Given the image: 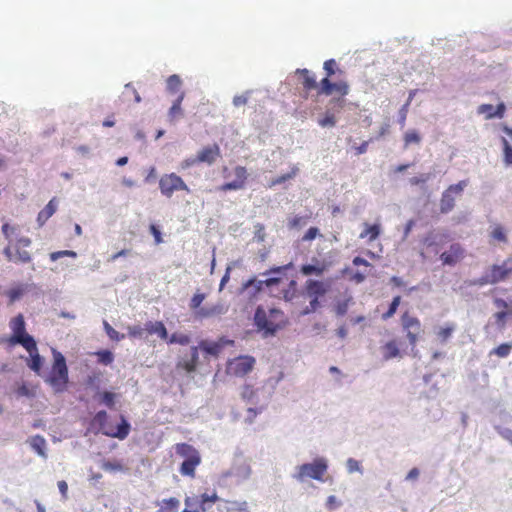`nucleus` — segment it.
Listing matches in <instances>:
<instances>
[{
	"mask_svg": "<svg viewBox=\"0 0 512 512\" xmlns=\"http://www.w3.org/2000/svg\"><path fill=\"white\" fill-rule=\"evenodd\" d=\"M327 469V459L324 457H317L310 463H304L296 466L295 472L291 476L299 483H303L307 479L323 481Z\"/></svg>",
	"mask_w": 512,
	"mask_h": 512,
	"instance_id": "nucleus-1",
	"label": "nucleus"
},
{
	"mask_svg": "<svg viewBox=\"0 0 512 512\" xmlns=\"http://www.w3.org/2000/svg\"><path fill=\"white\" fill-rule=\"evenodd\" d=\"M53 365L49 377L46 379L56 393L66 390L69 381L68 367L65 357L58 351L53 350Z\"/></svg>",
	"mask_w": 512,
	"mask_h": 512,
	"instance_id": "nucleus-2",
	"label": "nucleus"
},
{
	"mask_svg": "<svg viewBox=\"0 0 512 512\" xmlns=\"http://www.w3.org/2000/svg\"><path fill=\"white\" fill-rule=\"evenodd\" d=\"M9 326L12 330V335L8 339V342L11 345H21L25 349L35 348V339L26 332V324L22 314H18L12 318Z\"/></svg>",
	"mask_w": 512,
	"mask_h": 512,
	"instance_id": "nucleus-3",
	"label": "nucleus"
},
{
	"mask_svg": "<svg viewBox=\"0 0 512 512\" xmlns=\"http://www.w3.org/2000/svg\"><path fill=\"white\" fill-rule=\"evenodd\" d=\"M161 193L170 198L175 191L185 190L189 192L188 186L180 176L175 173L165 174L159 180Z\"/></svg>",
	"mask_w": 512,
	"mask_h": 512,
	"instance_id": "nucleus-4",
	"label": "nucleus"
},
{
	"mask_svg": "<svg viewBox=\"0 0 512 512\" xmlns=\"http://www.w3.org/2000/svg\"><path fill=\"white\" fill-rule=\"evenodd\" d=\"M467 186V181L462 180L457 184L450 185L443 193L440 200V211L443 214H447L455 206L456 197L459 196L465 187Z\"/></svg>",
	"mask_w": 512,
	"mask_h": 512,
	"instance_id": "nucleus-5",
	"label": "nucleus"
},
{
	"mask_svg": "<svg viewBox=\"0 0 512 512\" xmlns=\"http://www.w3.org/2000/svg\"><path fill=\"white\" fill-rule=\"evenodd\" d=\"M254 324L263 333V337L274 336L278 330V326L269 319L267 312L262 306H258L255 310Z\"/></svg>",
	"mask_w": 512,
	"mask_h": 512,
	"instance_id": "nucleus-6",
	"label": "nucleus"
},
{
	"mask_svg": "<svg viewBox=\"0 0 512 512\" xmlns=\"http://www.w3.org/2000/svg\"><path fill=\"white\" fill-rule=\"evenodd\" d=\"M255 358L252 356H239L228 365V370L238 377L248 374L255 365Z\"/></svg>",
	"mask_w": 512,
	"mask_h": 512,
	"instance_id": "nucleus-7",
	"label": "nucleus"
},
{
	"mask_svg": "<svg viewBox=\"0 0 512 512\" xmlns=\"http://www.w3.org/2000/svg\"><path fill=\"white\" fill-rule=\"evenodd\" d=\"M229 306L223 302L218 301L215 304L205 305L198 309L194 315L196 319H208L216 316L224 315L228 312Z\"/></svg>",
	"mask_w": 512,
	"mask_h": 512,
	"instance_id": "nucleus-8",
	"label": "nucleus"
},
{
	"mask_svg": "<svg viewBox=\"0 0 512 512\" xmlns=\"http://www.w3.org/2000/svg\"><path fill=\"white\" fill-rule=\"evenodd\" d=\"M220 156V147L217 144L208 145L201 149L196 157L199 163L212 165Z\"/></svg>",
	"mask_w": 512,
	"mask_h": 512,
	"instance_id": "nucleus-9",
	"label": "nucleus"
},
{
	"mask_svg": "<svg viewBox=\"0 0 512 512\" xmlns=\"http://www.w3.org/2000/svg\"><path fill=\"white\" fill-rule=\"evenodd\" d=\"M230 343H232V341L225 340L223 338L216 342L201 340L199 342V348L209 356L218 357L224 346Z\"/></svg>",
	"mask_w": 512,
	"mask_h": 512,
	"instance_id": "nucleus-10",
	"label": "nucleus"
},
{
	"mask_svg": "<svg viewBox=\"0 0 512 512\" xmlns=\"http://www.w3.org/2000/svg\"><path fill=\"white\" fill-rule=\"evenodd\" d=\"M510 273H512V267H508L507 262L502 265H493L487 272L491 284L503 281Z\"/></svg>",
	"mask_w": 512,
	"mask_h": 512,
	"instance_id": "nucleus-11",
	"label": "nucleus"
},
{
	"mask_svg": "<svg viewBox=\"0 0 512 512\" xmlns=\"http://www.w3.org/2000/svg\"><path fill=\"white\" fill-rule=\"evenodd\" d=\"M130 428V423L125 419L124 416H121V421L119 424H117L116 428L103 429V434L109 437L123 440L128 436Z\"/></svg>",
	"mask_w": 512,
	"mask_h": 512,
	"instance_id": "nucleus-12",
	"label": "nucleus"
},
{
	"mask_svg": "<svg viewBox=\"0 0 512 512\" xmlns=\"http://www.w3.org/2000/svg\"><path fill=\"white\" fill-rule=\"evenodd\" d=\"M348 90L347 84L332 83L328 77L322 79L320 82V92L325 95H331L334 91H337L341 95H347Z\"/></svg>",
	"mask_w": 512,
	"mask_h": 512,
	"instance_id": "nucleus-13",
	"label": "nucleus"
},
{
	"mask_svg": "<svg viewBox=\"0 0 512 512\" xmlns=\"http://www.w3.org/2000/svg\"><path fill=\"white\" fill-rule=\"evenodd\" d=\"M199 345L193 346L190 349V357L189 358H183L179 363L178 367L182 368L186 371V373L191 374L196 371L197 365H198V359H199V352H198Z\"/></svg>",
	"mask_w": 512,
	"mask_h": 512,
	"instance_id": "nucleus-14",
	"label": "nucleus"
},
{
	"mask_svg": "<svg viewBox=\"0 0 512 512\" xmlns=\"http://www.w3.org/2000/svg\"><path fill=\"white\" fill-rule=\"evenodd\" d=\"M251 475V468L250 466L243 462L240 464L235 465L232 467L229 471L225 473V476H233L236 478V483L240 484L247 480Z\"/></svg>",
	"mask_w": 512,
	"mask_h": 512,
	"instance_id": "nucleus-15",
	"label": "nucleus"
},
{
	"mask_svg": "<svg viewBox=\"0 0 512 512\" xmlns=\"http://www.w3.org/2000/svg\"><path fill=\"white\" fill-rule=\"evenodd\" d=\"M306 290L307 295L310 298H316L319 300V297L327 293L328 287L319 280L309 279L306 281Z\"/></svg>",
	"mask_w": 512,
	"mask_h": 512,
	"instance_id": "nucleus-16",
	"label": "nucleus"
},
{
	"mask_svg": "<svg viewBox=\"0 0 512 512\" xmlns=\"http://www.w3.org/2000/svg\"><path fill=\"white\" fill-rule=\"evenodd\" d=\"M290 266H292L291 263L288 265H284V266L273 267L270 270L262 273L261 274L262 276L271 275L270 277H267L266 279H264L265 286L271 287V286L279 284V282L281 281L280 275L285 270H287Z\"/></svg>",
	"mask_w": 512,
	"mask_h": 512,
	"instance_id": "nucleus-17",
	"label": "nucleus"
},
{
	"mask_svg": "<svg viewBox=\"0 0 512 512\" xmlns=\"http://www.w3.org/2000/svg\"><path fill=\"white\" fill-rule=\"evenodd\" d=\"M58 202L56 198H52L48 204L39 212L37 222L39 226H43L45 222L56 212Z\"/></svg>",
	"mask_w": 512,
	"mask_h": 512,
	"instance_id": "nucleus-18",
	"label": "nucleus"
},
{
	"mask_svg": "<svg viewBox=\"0 0 512 512\" xmlns=\"http://www.w3.org/2000/svg\"><path fill=\"white\" fill-rule=\"evenodd\" d=\"M144 330L149 334H157L162 340L168 338V332L165 325L160 321H148L144 325Z\"/></svg>",
	"mask_w": 512,
	"mask_h": 512,
	"instance_id": "nucleus-19",
	"label": "nucleus"
},
{
	"mask_svg": "<svg viewBox=\"0 0 512 512\" xmlns=\"http://www.w3.org/2000/svg\"><path fill=\"white\" fill-rule=\"evenodd\" d=\"M30 447L42 458L46 459V440L40 435H35L28 439Z\"/></svg>",
	"mask_w": 512,
	"mask_h": 512,
	"instance_id": "nucleus-20",
	"label": "nucleus"
},
{
	"mask_svg": "<svg viewBox=\"0 0 512 512\" xmlns=\"http://www.w3.org/2000/svg\"><path fill=\"white\" fill-rule=\"evenodd\" d=\"M200 462H201L200 455L192 457L188 460H183V462L180 466V473L184 476L194 477L195 468L200 464Z\"/></svg>",
	"mask_w": 512,
	"mask_h": 512,
	"instance_id": "nucleus-21",
	"label": "nucleus"
},
{
	"mask_svg": "<svg viewBox=\"0 0 512 512\" xmlns=\"http://www.w3.org/2000/svg\"><path fill=\"white\" fill-rule=\"evenodd\" d=\"M26 350L30 355V360L27 363L28 367L35 373H39L43 365V358L38 353L37 344L35 343V348Z\"/></svg>",
	"mask_w": 512,
	"mask_h": 512,
	"instance_id": "nucleus-22",
	"label": "nucleus"
},
{
	"mask_svg": "<svg viewBox=\"0 0 512 512\" xmlns=\"http://www.w3.org/2000/svg\"><path fill=\"white\" fill-rule=\"evenodd\" d=\"M402 326L403 329L407 332H419L421 333L422 327L421 323L418 318L410 316L409 314L405 313L402 316Z\"/></svg>",
	"mask_w": 512,
	"mask_h": 512,
	"instance_id": "nucleus-23",
	"label": "nucleus"
},
{
	"mask_svg": "<svg viewBox=\"0 0 512 512\" xmlns=\"http://www.w3.org/2000/svg\"><path fill=\"white\" fill-rule=\"evenodd\" d=\"M461 254V248L458 245H451L449 251L440 255V259L445 265H454Z\"/></svg>",
	"mask_w": 512,
	"mask_h": 512,
	"instance_id": "nucleus-24",
	"label": "nucleus"
},
{
	"mask_svg": "<svg viewBox=\"0 0 512 512\" xmlns=\"http://www.w3.org/2000/svg\"><path fill=\"white\" fill-rule=\"evenodd\" d=\"M175 451L180 457L184 458V460L200 455L193 446L186 443L176 444Z\"/></svg>",
	"mask_w": 512,
	"mask_h": 512,
	"instance_id": "nucleus-25",
	"label": "nucleus"
},
{
	"mask_svg": "<svg viewBox=\"0 0 512 512\" xmlns=\"http://www.w3.org/2000/svg\"><path fill=\"white\" fill-rule=\"evenodd\" d=\"M489 236L492 240L506 244L508 242L507 230L500 224L491 227Z\"/></svg>",
	"mask_w": 512,
	"mask_h": 512,
	"instance_id": "nucleus-26",
	"label": "nucleus"
},
{
	"mask_svg": "<svg viewBox=\"0 0 512 512\" xmlns=\"http://www.w3.org/2000/svg\"><path fill=\"white\" fill-rule=\"evenodd\" d=\"M264 285H265L264 279L260 280V279H257V278L254 277V278H251V279L247 280L243 284L242 289L243 290H247V291L252 289V291L250 292V296H255L258 292H260L263 289Z\"/></svg>",
	"mask_w": 512,
	"mask_h": 512,
	"instance_id": "nucleus-27",
	"label": "nucleus"
},
{
	"mask_svg": "<svg viewBox=\"0 0 512 512\" xmlns=\"http://www.w3.org/2000/svg\"><path fill=\"white\" fill-rule=\"evenodd\" d=\"M365 229L360 234V238L369 237V241H374L380 234V225L373 224L369 225L367 223L364 224Z\"/></svg>",
	"mask_w": 512,
	"mask_h": 512,
	"instance_id": "nucleus-28",
	"label": "nucleus"
},
{
	"mask_svg": "<svg viewBox=\"0 0 512 512\" xmlns=\"http://www.w3.org/2000/svg\"><path fill=\"white\" fill-rule=\"evenodd\" d=\"M325 266H319L315 264H305L301 267V273L305 276L316 275L321 276L325 271Z\"/></svg>",
	"mask_w": 512,
	"mask_h": 512,
	"instance_id": "nucleus-29",
	"label": "nucleus"
},
{
	"mask_svg": "<svg viewBox=\"0 0 512 512\" xmlns=\"http://www.w3.org/2000/svg\"><path fill=\"white\" fill-rule=\"evenodd\" d=\"M184 92H182L177 99L173 102L172 106L169 109L168 117L170 121H173L176 115H182L181 103L184 99Z\"/></svg>",
	"mask_w": 512,
	"mask_h": 512,
	"instance_id": "nucleus-30",
	"label": "nucleus"
},
{
	"mask_svg": "<svg viewBox=\"0 0 512 512\" xmlns=\"http://www.w3.org/2000/svg\"><path fill=\"white\" fill-rule=\"evenodd\" d=\"M384 358L386 360L396 358L400 355L399 348L394 340L389 341L384 346Z\"/></svg>",
	"mask_w": 512,
	"mask_h": 512,
	"instance_id": "nucleus-31",
	"label": "nucleus"
},
{
	"mask_svg": "<svg viewBox=\"0 0 512 512\" xmlns=\"http://www.w3.org/2000/svg\"><path fill=\"white\" fill-rule=\"evenodd\" d=\"M298 172L299 168L297 166H293L290 172L274 178L271 181V186H277L285 183L286 181L294 178Z\"/></svg>",
	"mask_w": 512,
	"mask_h": 512,
	"instance_id": "nucleus-32",
	"label": "nucleus"
},
{
	"mask_svg": "<svg viewBox=\"0 0 512 512\" xmlns=\"http://www.w3.org/2000/svg\"><path fill=\"white\" fill-rule=\"evenodd\" d=\"M226 512H250L246 501H229Z\"/></svg>",
	"mask_w": 512,
	"mask_h": 512,
	"instance_id": "nucleus-33",
	"label": "nucleus"
},
{
	"mask_svg": "<svg viewBox=\"0 0 512 512\" xmlns=\"http://www.w3.org/2000/svg\"><path fill=\"white\" fill-rule=\"evenodd\" d=\"M14 263H29L31 261V255L28 251L20 247L14 246Z\"/></svg>",
	"mask_w": 512,
	"mask_h": 512,
	"instance_id": "nucleus-34",
	"label": "nucleus"
},
{
	"mask_svg": "<svg viewBox=\"0 0 512 512\" xmlns=\"http://www.w3.org/2000/svg\"><path fill=\"white\" fill-rule=\"evenodd\" d=\"M400 302H401V297L400 296H395L392 299V301H391V303L389 305L388 310L385 313H383L382 319L383 320H387V319L391 318L396 313V311H397V309H398V307L400 305Z\"/></svg>",
	"mask_w": 512,
	"mask_h": 512,
	"instance_id": "nucleus-35",
	"label": "nucleus"
},
{
	"mask_svg": "<svg viewBox=\"0 0 512 512\" xmlns=\"http://www.w3.org/2000/svg\"><path fill=\"white\" fill-rule=\"evenodd\" d=\"M182 84L181 78L177 74H173L167 79V90L169 92H176Z\"/></svg>",
	"mask_w": 512,
	"mask_h": 512,
	"instance_id": "nucleus-36",
	"label": "nucleus"
},
{
	"mask_svg": "<svg viewBox=\"0 0 512 512\" xmlns=\"http://www.w3.org/2000/svg\"><path fill=\"white\" fill-rule=\"evenodd\" d=\"M107 412L105 410H100L96 413V415L94 416V423L99 425L100 427V431L103 433V429H108V426H107Z\"/></svg>",
	"mask_w": 512,
	"mask_h": 512,
	"instance_id": "nucleus-37",
	"label": "nucleus"
},
{
	"mask_svg": "<svg viewBox=\"0 0 512 512\" xmlns=\"http://www.w3.org/2000/svg\"><path fill=\"white\" fill-rule=\"evenodd\" d=\"M455 329V324H448L446 327L441 328L437 333L441 342L445 343L452 336V333L455 331Z\"/></svg>",
	"mask_w": 512,
	"mask_h": 512,
	"instance_id": "nucleus-38",
	"label": "nucleus"
},
{
	"mask_svg": "<svg viewBox=\"0 0 512 512\" xmlns=\"http://www.w3.org/2000/svg\"><path fill=\"white\" fill-rule=\"evenodd\" d=\"M17 228L15 226H11L9 223H4L2 225V233L4 234L5 238L8 240V243L14 242Z\"/></svg>",
	"mask_w": 512,
	"mask_h": 512,
	"instance_id": "nucleus-39",
	"label": "nucleus"
},
{
	"mask_svg": "<svg viewBox=\"0 0 512 512\" xmlns=\"http://www.w3.org/2000/svg\"><path fill=\"white\" fill-rule=\"evenodd\" d=\"M504 162L507 166H512V146L506 138L502 137Z\"/></svg>",
	"mask_w": 512,
	"mask_h": 512,
	"instance_id": "nucleus-40",
	"label": "nucleus"
},
{
	"mask_svg": "<svg viewBox=\"0 0 512 512\" xmlns=\"http://www.w3.org/2000/svg\"><path fill=\"white\" fill-rule=\"evenodd\" d=\"M98 361L103 365H109L114 360V355L110 350H100L96 353Z\"/></svg>",
	"mask_w": 512,
	"mask_h": 512,
	"instance_id": "nucleus-41",
	"label": "nucleus"
},
{
	"mask_svg": "<svg viewBox=\"0 0 512 512\" xmlns=\"http://www.w3.org/2000/svg\"><path fill=\"white\" fill-rule=\"evenodd\" d=\"M512 350V344L510 343H503L501 345H499L498 347L494 348L492 351H491V354H495L499 357H507L510 352Z\"/></svg>",
	"mask_w": 512,
	"mask_h": 512,
	"instance_id": "nucleus-42",
	"label": "nucleus"
},
{
	"mask_svg": "<svg viewBox=\"0 0 512 512\" xmlns=\"http://www.w3.org/2000/svg\"><path fill=\"white\" fill-rule=\"evenodd\" d=\"M162 503L165 505V507H162L159 512H169V510H176L180 505V501L174 497L163 499Z\"/></svg>",
	"mask_w": 512,
	"mask_h": 512,
	"instance_id": "nucleus-43",
	"label": "nucleus"
},
{
	"mask_svg": "<svg viewBox=\"0 0 512 512\" xmlns=\"http://www.w3.org/2000/svg\"><path fill=\"white\" fill-rule=\"evenodd\" d=\"M405 146L409 144H419L421 142V137L416 130H409L405 133L404 136Z\"/></svg>",
	"mask_w": 512,
	"mask_h": 512,
	"instance_id": "nucleus-44",
	"label": "nucleus"
},
{
	"mask_svg": "<svg viewBox=\"0 0 512 512\" xmlns=\"http://www.w3.org/2000/svg\"><path fill=\"white\" fill-rule=\"evenodd\" d=\"M217 500L218 496L216 495V493L212 494L211 496L206 493L202 494L200 498L201 512H206L208 510L207 503H214Z\"/></svg>",
	"mask_w": 512,
	"mask_h": 512,
	"instance_id": "nucleus-45",
	"label": "nucleus"
},
{
	"mask_svg": "<svg viewBox=\"0 0 512 512\" xmlns=\"http://www.w3.org/2000/svg\"><path fill=\"white\" fill-rule=\"evenodd\" d=\"M205 297L206 296L204 293L194 294L189 304L190 309L196 312L198 309L202 308L201 304L204 301Z\"/></svg>",
	"mask_w": 512,
	"mask_h": 512,
	"instance_id": "nucleus-46",
	"label": "nucleus"
},
{
	"mask_svg": "<svg viewBox=\"0 0 512 512\" xmlns=\"http://www.w3.org/2000/svg\"><path fill=\"white\" fill-rule=\"evenodd\" d=\"M103 326H104L105 332L110 337V339L115 340V341H120L121 339L124 338V335L117 332L113 327L110 326V324L107 321L103 322Z\"/></svg>",
	"mask_w": 512,
	"mask_h": 512,
	"instance_id": "nucleus-47",
	"label": "nucleus"
},
{
	"mask_svg": "<svg viewBox=\"0 0 512 512\" xmlns=\"http://www.w3.org/2000/svg\"><path fill=\"white\" fill-rule=\"evenodd\" d=\"M346 468H347L348 473H350V474L354 473V472H359L360 474L363 473V469H362L360 463L354 458L347 459Z\"/></svg>",
	"mask_w": 512,
	"mask_h": 512,
	"instance_id": "nucleus-48",
	"label": "nucleus"
},
{
	"mask_svg": "<svg viewBox=\"0 0 512 512\" xmlns=\"http://www.w3.org/2000/svg\"><path fill=\"white\" fill-rule=\"evenodd\" d=\"M297 283L295 280H291L288 289L283 291V298L285 301H291L296 296Z\"/></svg>",
	"mask_w": 512,
	"mask_h": 512,
	"instance_id": "nucleus-49",
	"label": "nucleus"
},
{
	"mask_svg": "<svg viewBox=\"0 0 512 512\" xmlns=\"http://www.w3.org/2000/svg\"><path fill=\"white\" fill-rule=\"evenodd\" d=\"M115 398L116 394L110 391H104L101 394V401L103 404H105L108 408H113L115 404Z\"/></svg>",
	"mask_w": 512,
	"mask_h": 512,
	"instance_id": "nucleus-50",
	"label": "nucleus"
},
{
	"mask_svg": "<svg viewBox=\"0 0 512 512\" xmlns=\"http://www.w3.org/2000/svg\"><path fill=\"white\" fill-rule=\"evenodd\" d=\"M16 393L19 397L33 398L35 396L34 390L24 383L17 388Z\"/></svg>",
	"mask_w": 512,
	"mask_h": 512,
	"instance_id": "nucleus-51",
	"label": "nucleus"
},
{
	"mask_svg": "<svg viewBox=\"0 0 512 512\" xmlns=\"http://www.w3.org/2000/svg\"><path fill=\"white\" fill-rule=\"evenodd\" d=\"M235 179L238 182H241L243 186H245V182L248 177V173L245 167L243 166H237L234 170Z\"/></svg>",
	"mask_w": 512,
	"mask_h": 512,
	"instance_id": "nucleus-52",
	"label": "nucleus"
},
{
	"mask_svg": "<svg viewBox=\"0 0 512 512\" xmlns=\"http://www.w3.org/2000/svg\"><path fill=\"white\" fill-rule=\"evenodd\" d=\"M65 256L76 258L77 257V253L75 251H72V250H62V251H56V252L50 253V259L52 261H56L59 258H62V257H65Z\"/></svg>",
	"mask_w": 512,
	"mask_h": 512,
	"instance_id": "nucleus-53",
	"label": "nucleus"
},
{
	"mask_svg": "<svg viewBox=\"0 0 512 512\" xmlns=\"http://www.w3.org/2000/svg\"><path fill=\"white\" fill-rule=\"evenodd\" d=\"M506 111V105L501 102L497 105L496 109L494 110V113H489L486 116V119H493V118H503Z\"/></svg>",
	"mask_w": 512,
	"mask_h": 512,
	"instance_id": "nucleus-54",
	"label": "nucleus"
},
{
	"mask_svg": "<svg viewBox=\"0 0 512 512\" xmlns=\"http://www.w3.org/2000/svg\"><path fill=\"white\" fill-rule=\"evenodd\" d=\"M169 343H179L181 345H188L190 343V338L189 336L184 334L174 333L171 335Z\"/></svg>",
	"mask_w": 512,
	"mask_h": 512,
	"instance_id": "nucleus-55",
	"label": "nucleus"
},
{
	"mask_svg": "<svg viewBox=\"0 0 512 512\" xmlns=\"http://www.w3.org/2000/svg\"><path fill=\"white\" fill-rule=\"evenodd\" d=\"M200 499L197 496H187L185 498V506L186 509H195L198 508L199 512H201L200 509Z\"/></svg>",
	"mask_w": 512,
	"mask_h": 512,
	"instance_id": "nucleus-56",
	"label": "nucleus"
},
{
	"mask_svg": "<svg viewBox=\"0 0 512 512\" xmlns=\"http://www.w3.org/2000/svg\"><path fill=\"white\" fill-rule=\"evenodd\" d=\"M255 391L250 386H245L242 391V398L251 404H257L254 400Z\"/></svg>",
	"mask_w": 512,
	"mask_h": 512,
	"instance_id": "nucleus-57",
	"label": "nucleus"
},
{
	"mask_svg": "<svg viewBox=\"0 0 512 512\" xmlns=\"http://www.w3.org/2000/svg\"><path fill=\"white\" fill-rule=\"evenodd\" d=\"M102 468L105 471H109V472H116V471L123 470V466L121 465V463H119L117 461H114V462L106 461L102 464Z\"/></svg>",
	"mask_w": 512,
	"mask_h": 512,
	"instance_id": "nucleus-58",
	"label": "nucleus"
},
{
	"mask_svg": "<svg viewBox=\"0 0 512 512\" xmlns=\"http://www.w3.org/2000/svg\"><path fill=\"white\" fill-rule=\"evenodd\" d=\"M24 291H25V289L23 288V286H18L16 288L10 289L7 294L10 298V301L14 302L21 298Z\"/></svg>",
	"mask_w": 512,
	"mask_h": 512,
	"instance_id": "nucleus-59",
	"label": "nucleus"
},
{
	"mask_svg": "<svg viewBox=\"0 0 512 512\" xmlns=\"http://www.w3.org/2000/svg\"><path fill=\"white\" fill-rule=\"evenodd\" d=\"M264 230V226L260 223H257L254 226V239L257 240L258 242H263L266 237Z\"/></svg>",
	"mask_w": 512,
	"mask_h": 512,
	"instance_id": "nucleus-60",
	"label": "nucleus"
},
{
	"mask_svg": "<svg viewBox=\"0 0 512 512\" xmlns=\"http://www.w3.org/2000/svg\"><path fill=\"white\" fill-rule=\"evenodd\" d=\"M320 306V302L318 299H314V298H311L310 302H309V305L306 306L303 311H302V315H308L310 313H313L315 312Z\"/></svg>",
	"mask_w": 512,
	"mask_h": 512,
	"instance_id": "nucleus-61",
	"label": "nucleus"
},
{
	"mask_svg": "<svg viewBox=\"0 0 512 512\" xmlns=\"http://www.w3.org/2000/svg\"><path fill=\"white\" fill-rule=\"evenodd\" d=\"M243 188H244V186L241 184V182H238L236 179H234L231 182H227V183L223 184L220 187V190L229 191V190H240Z\"/></svg>",
	"mask_w": 512,
	"mask_h": 512,
	"instance_id": "nucleus-62",
	"label": "nucleus"
},
{
	"mask_svg": "<svg viewBox=\"0 0 512 512\" xmlns=\"http://www.w3.org/2000/svg\"><path fill=\"white\" fill-rule=\"evenodd\" d=\"M349 301L350 299H347L345 301H341V302H338L336 307H335V312L338 316H344L347 311H348V307H349Z\"/></svg>",
	"mask_w": 512,
	"mask_h": 512,
	"instance_id": "nucleus-63",
	"label": "nucleus"
},
{
	"mask_svg": "<svg viewBox=\"0 0 512 512\" xmlns=\"http://www.w3.org/2000/svg\"><path fill=\"white\" fill-rule=\"evenodd\" d=\"M318 124L322 127H334L336 124V119L334 115L327 114L323 119L318 121Z\"/></svg>",
	"mask_w": 512,
	"mask_h": 512,
	"instance_id": "nucleus-64",
	"label": "nucleus"
}]
</instances>
